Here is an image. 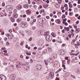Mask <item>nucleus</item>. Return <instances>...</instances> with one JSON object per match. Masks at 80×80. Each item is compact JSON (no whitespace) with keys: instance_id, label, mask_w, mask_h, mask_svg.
<instances>
[{"instance_id":"f257e3e1","label":"nucleus","mask_w":80,"mask_h":80,"mask_svg":"<svg viewBox=\"0 0 80 80\" xmlns=\"http://www.w3.org/2000/svg\"><path fill=\"white\" fill-rule=\"evenodd\" d=\"M6 9L7 11H12L13 10V7L11 5H8L6 6Z\"/></svg>"},{"instance_id":"f03ea898","label":"nucleus","mask_w":80,"mask_h":80,"mask_svg":"<svg viewBox=\"0 0 80 80\" xmlns=\"http://www.w3.org/2000/svg\"><path fill=\"white\" fill-rule=\"evenodd\" d=\"M65 51L64 50L62 49L58 51V54L59 55H65Z\"/></svg>"},{"instance_id":"7ed1b4c3","label":"nucleus","mask_w":80,"mask_h":80,"mask_svg":"<svg viewBox=\"0 0 80 80\" xmlns=\"http://www.w3.org/2000/svg\"><path fill=\"white\" fill-rule=\"evenodd\" d=\"M21 25L22 28H26L27 27V23L25 22H22Z\"/></svg>"},{"instance_id":"20e7f679","label":"nucleus","mask_w":80,"mask_h":80,"mask_svg":"<svg viewBox=\"0 0 80 80\" xmlns=\"http://www.w3.org/2000/svg\"><path fill=\"white\" fill-rule=\"evenodd\" d=\"M48 77L50 78H51V79H53L55 77L54 76V74L53 73H52V72H50L48 74Z\"/></svg>"},{"instance_id":"39448f33","label":"nucleus","mask_w":80,"mask_h":80,"mask_svg":"<svg viewBox=\"0 0 80 80\" xmlns=\"http://www.w3.org/2000/svg\"><path fill=\"white\" fill-rule=\"evenodd\" d=\"M36 68L38 71H40V70L42 69V66L40 64H38L36 65Z\"/></svg>"},{"instance_id":"423d86ee","label":"nucleus","mask_w":80,"mask_h":80,"mask_svg":"<svg viewBox=\"0 0 80 80\" xmlns=\"http://www.w3.org/2000/svg\"><path fill=\"white\" fill-rule=\"evenodd\" d=\"M0 80H7V78L5 76L1 75H0Z\"/></svg>"},{"instance_id":"0eeeda50","label":"nucleus","mask_w":80,"mask_h":80,"mask_svg":"<svg viewBox=\"0 0 80 80\" xmlns=\"http://www.w3.org/2000/svg\"><path fill=\"white\" fill-rule=\"evenodd\" d=\"M17 9L20 10L21 8H22V5H19L16 7Z\"/></svg>"},{"instance_id":"6e6552de","label":"nucleus","mask_w":80,"mask_h":80,"mask_svg":"<svg viewBox=\"0 0 80 80\" xmlns=\"http://www.w3.org/2000/svg\"><path fill=\"white\" fill-rule=\"evenodd\" d=\"M15 77H16V75H15V74H12L11 76V78L12 79H14L15 78Z\"/></svg>"},{"instance_id":"1a4fd4ad","label":"nucleus","mask_w":80,"mask_h":80,"mask_svg":"<svg viewBox=\"0 0 80 80\" xmlns=\"http://www.w3.org/2000/svg\"><path fill=\"white\" fill-rule=\"evenodd\" d=\"M45 37L46 38V40L48 41V40H47V39H48V38H50V37L51 38L52 36H50V35H46Z\"/></svg>"},{"instance_id":"9d476101","label":"nucleus","mask_w":80,"mask_h":80,"mask_svg":"<svg viewBox=\"0 0 80 80\" xmlns=\"http://www.w3.org/2000/svg\"><path fill=\"white\" fill-rule=\"evenodd\" d=\"M23 65L24 66V68H25L26 69H27V68H29L28 65L25 64H23Z\"/></svg>"},{"instance_id":"9b49d317","label":"nucleus","mask_w":80,"mask_h":80,"mask_svg":"<svg viewBox=\"0 0 80 80\" xmlns=\"http://www.w3.org/2000/svg\"><path fill=\"white\" fill-rule=\"evenodd\" d=\"M55 22L58 24H60V23H61V22H60V19H58L56 20Z\"/></svg>"},{"instance_id":"f8f14e48","label":"nucleus","mask_w":80,"mask_h":80,"mask_svg":"<svg viewBox=\"0 0 80 80\" xmlns=\"http://www.w3.org/2000/svg\"><path fill=\"white\" fill-rule=\"evenodd\" d=\"M13 16L14 18H17L18 17V14L15 13L13 14Z\"/></svg>"},{"instance_id":"ddd939ff","label":"nucleus","mask_w":80,"mask_h":80,"mask_svg":"<svg viewBox=\"0 0 80 80\" xmlns=\"http://www.w3.org/2000/svg\"><path fill=\"white\" fill-rule=\"evenodd\" d=\"M17 65H19V66H22V65H23V64L22 62H18Z\"/></svg>"},{"instance_id":"4468645a","label":"nucleus","mask_w":80,"mask_h":80,"mask_svg":"<svg viewBox=\"0 0 80 80\" xmlns=\"http://www.w3.org/2000/svg\"><path fill=\"white\" fill-rule=\"evenodd\" d=\"M64 29L65 31H67V30L68 31H69V30H70V29L68 27L67 28V27H65Z\"/></svg>"},{"instance_id":"2eb2a0df","label":"nucleus","mask_w":80,"mask_h":80,"mask_svg":"<svg viewBox=\"0 0 80 80\" xmlns=\"http://www.w3.org/2000/svg\"><path fill=\"white\" fill-rule=\"evenodd\" d=\"M44 62L45 63V65H48V61H47L46 60H44Z\"/></svg>"},{"instance_id":"dca6fc26","label":"nucleus","mask_w":80,"mask_h":80,"mask_svg":"<svg viewBox=\"0 0 80 80\" xmlns=\"http://www.w3.org/2000/svg\"><path fill=\"white\" fill-rule=\"evenodd\" d=\"M24 8H28V4H26L25 5H23Z\"/></svg>"},{"instance_id":"f3484780","label":"nucleus","mask_w":80,"mask_h":80,"mask_svg":"<svg viewBox=\"0 0 80 80\" xmlns=\"http://www.w3.org/2000/svg\"><path fill=\"white\" fill-rule=\"evenodd\" d=\"M27 13L28 14V15H30V13H31V11L30 10V9H28V11H27Z\"/></svg>"},{"instance_id":"a211bd4d","label":"nucleus","mask_w":80,"mask_h":80,"mask_svg":"<svg viewBox=\"0 0 80 80\" xmlns=\"http://www.w3.org/2000/svg\"><path fill=\"white\" fill-rule=\"evenodd\" d=\"M51 35L53 37H55V36H56L55 33H54L53 32L52 33Z\"/></svg>"},{"instance_id":"6ab92c4d","label":"nucleus","mask_w":80,"mask_h":80,"mask_svg":"<svg viewBox=\"0 0 80 80\" xmlns=\"http://www.w3.org/2000/svg\"><path fill=\"white\" fill-rule=\"evenodd\" d=\"M40 34V35H43V31H42V30H41L40 31H39L38 32Z\"/></svg>"},{"instance_id":"aec40b11","label":"nucleus","mask_w":80,"mask_h":80,"mask_svg":"<svg viewBox=\"0 0 80 80\" xmlns=\"http://www.w3.org/2000/svg\"><path fill=\"white\" fill-rule=\"evenodd\" d=\"M55 5L56 7V8H58V7L60 6V5L58 4H55Z\"/></svg>"},{"instance_id":"412c9836","label":"nucleus","mask_w":80,"mask_h":80,"mask_svg":"<svg viewBox=\"0 0 80 80\" xmlns=\"http://www.w3.org/2000/svg\"><path fill=\"white\" fill-rule=\"evenodd\" d=\"M43 7L44 8H47V7H48V4H46L45 5H43Z\"/></svg>"},{"instance_id":"4be33fe9","label":"nucleus","mask_w":80,"mask_h":80,"mask_svg":"<svg viewBox=\"0 0 80 80\" xmlns=\"http://www.w3.org/2000/svg\"><path fill=\"white\" fill-rule=\"evenodd\" d=\"M74 45V46H75V48H78V45L77 44H75Z\"/></svg>"},{"instance_id":"5701e85b","label":"nucleus","mask_w":80,"mask_h":80,"mask_svg":"<svg viewBox=\"0 0 80 80\" xmlns=\"http://www.w3.org/2000/svg\"><path fill=\"white\" fill-rule=\"evenodd\" d=\"M13 12H15V13H17V9H15L13 10Z\"/></svg>"},{"instance_id":"b1692460","label":"nucleus","mask_w":80,"mask_h":80,"mask_svg":"<svg viewBox=\"0 0 80 80\" xmlns=\"http://www.w3.org/2000/svg\"><path fill=\"white\" fill-rule=\"evenodd\" d=\"M10 68H11L12 69V70H13V69L14 68V67L13 66V65H11Z\"/></svg>"},{"instance_id":"393cba45","label":"nucleus","mask_w":80,"mask_h":80,"mask_svg":"<svg viewBox=\"0 0 80 80\" xmlns=\"http://www.w3.org/2000/svg\"><path fill=\"white\" fill-rule=\"evenodd\" d=\"M70 59H68V65L70 64Z\"/></svg>"},{"instance_id":"a878e982","label":"nucleus","mask_w":80,"mask_h":80,"mask_svg":"<svg viewBox=\"0 0 80 80\" xmlns=\"http://www.w3.org/2000/svg\"><path fill=\"white\" fill-rule=\"evenodd\" d=\"M80 30V29L79 28L77 29L76 30H75V32H76V33H77V32H79V30Z\"/></svg>"},{"instance_id":"bb28decb","label":"nucleus","mask_w":80,"mask_h":80,"mask_svg":"<svg viewBox=\"0 0 80 80\" xmlns=\"http://www.w3.org/2000/svg\"><path fill=\"white\" fill-rule=\"evenodd\" d=\"M50 61H49V62H51V63H52V62H53V60L52 59L50 58Z\"/></svg>"},{"instance_id":"cd10ccee","label":"nucleus","mask_w":80,"mask_h":80,"mask_svg":"<svg viewBox=\"0 0 80 80\" xmlns=\"http://www.w3.org/2000/svg\"><path fill=\"white\" fill-rule=\"evenodd\" d=\"M17 22H21V19H19L17 20Z\"/></svg>"},{"instance_id":"c85d7f7f","label":"nucleus","mask_w":80,"mask_h":80,"mask_svg":"<svg viewBox=\"0 0 80 80\" xmlns=\"http://www.w3.org/2000/svg\"><path fill=\"white\" fill-rule=\"evenodd\" d=\"M49 52H51L52 51V48H49L48 50Z\"/></svg>"},{"instance_id":"c756f323","label":"nucleus","mask_w":80,"mask_h":80,"mask_svg":"<svg viewBox=\"0 0 80 80\" xmlns=\"http://www.w3.org/2000/svg\"><path fill=\"white\" fill-rule=\"evenodd\" d=\"M11 21L12 22H15V19H14L13 18L11 19Z\"/></svg>"},{"instance_id":"7c9ffc66","label":"nucleus","mask_w":80,"mask_h":80,"mask_svg":"<svg viewBox=\"0 0 80 80\" xmlns=\"http://www.w3.org/2000/svg\"><path fill=\"white\" fill-rule=\"evenodd\" d=\"M9 32L10 33H11L13 32V30L12 29H10L9 30Z\"/></svg>"},{"instance_id":"2f4dec72","label":"nucleus","mask_w":80,"mask_h":80,"mask_svg":"<svg viewBox=\"0 0 80 80\" xmlns=\"http://www.w3.org/2000/svg\"><path fill=\"white\" fill-rule=\"evenodd\" d=\"M66 17V16H65L64 15H62V19L64 18H65Z\"/></svg>"},{"instance_id":"473e14b6","label":"nucleus","mask_w":80,"mask_h":80,"mask_svg":"<svg viewBox=\"0 0 80 80\" xmlns=\"http://www.w3.org/2000/svg\"><path fill=\"white\" fill-rule=\"evenodd\" d=\"M50 33V32H49V31H47V32H46V35H49V34Z\"/></svg>"},{"instance_id":"72a5a7b5","label":"nucleus","mask_w":80,"mask_h":80,"mask_svg":"<svg viewBox=\"0 0 80 80\" xmlns=\"http://www.w3.org/2000/svg\"><path fill=\"white\" fill-rule=\"evenodd\" d=\"M72 7H73V5L72 4H70L69 5V8H72Z\"/></svg>"},{"instance_id":"f704fd0d","label":"nucleus","mask_w":80,"mask_h":80,"mask_svg":"<svg viewBox=\"0 0 80 80\" xmlns=\"http://www.w3.org/2000/svg\"><path fill=\"white\" fill-rule=\"evenodd\" d=\"M2 5L3 7H5V4L4 2H3L2 4Z\"/></svg>"},{"instance_id":"c9c22d12","label":"nucleus","mask_w":80,"mask_h":80,"mask_svg":"<svg viewBox=\"0 0 80 80\" xmlns=\"http://www.w3.org/2000/svg\"><path fill=\"white\" fill-rule=\"evenodd\" d=\"M77 73H78L79 74H80V72H79V69H77Z\"/></svg>"},{"instance_id":"e433bc0d","label":"nucleus","mask_w":80,"mask_h":80,"mask_svg":"<svg viewBox=\"0 0 80 80\" xmlns=\"http://www.w3.org/2000/svg\"><path fill=\"white\" fill-rule=\"evenodd\" d=\"M48 40H49L50 41H51L52 40V37L51 36V38L50 37V38L48 39Z\"/></svg>"},{"instance_id":"4c0bfd02","label":"nucleus","mask_w":80,"mask_h":80,"mask_svg":"<svg viewBox=\"0 0 80 80\" xmlns=\"http://www.w3.org/2000/svg\"><path fill=\"white\" fill-rule=\"evenodd\" d=\"M26 54L28 55H31V53H26Z\"/></svg>"},{"instance_id":"58836bf2","label":"nucleus","mask_w":80,"mask_h":80,"mask_svg":"<svg viewBox=\"0 0 80 80\" xmlns=\"http://www.w3.org/2000/svg\"><path fill=\"white\" fill-rule=\"evenodd\" d=\"M42 12H43V15H44L45 14V10L44 9H42Z\"/></svg>"},{"instance_id":"ea45409f","label":"nucleus","mask_w":80,"mask_h":80,"mask_svg":"<svg viewBox=\"0 0 80 80\" xmlns=\"http://www.w3.org/2000/svg\"><path fill=\"white\" fill-rule=\"evenodd\" d=\"M42 50V48L41 47L39 48H38V50Z\"/></svg>"},{"instance_id":"a19ab883","label":"nucleus","mask_w":80,"mask_h":80,"mask_svg":"<svg viewBox=\"0 0 80 80\" xmlns=\"http://www.w3.org/2000/svg\"><path fill=\"white\" fill-rule=\"evenodd\" d=\"M32 37L30 38L29 39V41H32Z\"/></svg>"},{"instance_id":"79ce46f5","label":"nucleus","mask_w":80,"mask_h":80,"mask_svg":"<svg viewBox=\"0 0 80 80\" xmlns=\"http://www.w3.org/2000/svg\"><path fill=\"white\" fill-rule=\"evenodd\" d=\"M33 60L31 59L30 60V62H31V63H33Z\"/></svg>"},{"instance_id":"37998d69","label":"nucleus","mask_w":80,"mask_h":80,"mask_svg":"<svg viewBox=\"0 0 80 80\" xmlns=\"http://www.w3.org/2000/svg\"><path fill=\"white\" fill-rule=\"evenodd\" d=\"M36 3H35V2H32V5H35V4Z\"/></svg>"},{"instance_id":"c03bdc74","label":"nucleus","mask_w":80,"mask_h":80,"mask_svg":"<svg viewBox=\"0 0 80 80\" xmlns=\"http://www.w3.org/2000/svg\"><path fill=\"white\" fill-rule=\"evenodd\" d=\"M6 45H9V42H7L6 43Z\"/></svg>"},{"instance_id":"a18cd8bd","label":"nucleus","mask_w":80,"mask_h":80,"mask_svg":"<svg viewBox=\"0 0 80 80\" xmlns=\"http://www.w3.org/2000/svg\"><path fill=\"white\" fill-rule=\"evenodd\" d=\"M68 7V5L67 4H66L64 5V7Z\"/></svg>"},{"instance_id":"49530a36","label":"nucleus","mask_w":80,"mask_h":80,"mask_svg":"<svg viewBox=\"0 0 80 80\" xmlns=\"http://www.w3.org/2000/svg\"><path fill=\"white\" fill-rule=\"evenodd\" d=\"M17 80H22V78H18Z\"/></svg>"},{"instance_id":"de8ad7c7","label":"nucleus","mask_w":80,"mask_h":80,"mask_svg":"<svg viewBox=\"0 0 80 80\" xmlns=\"http://www.w3.org/2000/svg\"><path fill=\"white\" fill-rule=\"evenodd\" d=\"M32 29L33 30H35V27L34 26H33L32 27Z\"/></svg>"},{"instance_id":"09e8293b","label":"nucleus","mask_w":80,"mask_h":80,"mask_svg":"<svg viewBox=\"0 0 80 80\" xmlns=\"http://www.w3.org/2000/svg\"><path fill=\"white\" fill-rule=\"evenodd\" d=\"M61 70H62V69L61 68H59L58 70V72H60V71H61Z\"/></svg>"},{"instance_id":"8fccbe9b","label":"nucleus","mask_w":80,"mask_h":80,"mask_svg":"<svg viewBox=\"0 0 80 80\" xmlns=\"http://www.w3.org/2000/svg\"><path fill=\"white\" fill-rule=\"evenodd\" d=\"M75 12H78V8H76V10L75 9Z\"/></svg>"},{"instance_id":"3c124183","label":"nucleus","mask_w":80,"mask_h":80,"mask_svg":"<svg viewBox=\"0 0 80 80\" xmlns=\"http://www.w3.org/2000/svg\"><path fill=\"white\" fill-rule=\"evenodd\" d=\"M71 35L72 36V37L74 36V33L72 32V33L71 34Z\"/></svg>"},{"instance_id":"603ef678","label":"nucleus","mask_w":80,"mask_h":80,"mask_svg":"<svg viewBox=\"0 0 80 80\" xmlns=\"http://www.w3.org/2000/svg\"><path fill=\"white\" fill-rule=\"evenodd\" d=\"M61 2H62V0H60V1L58 2V3H59V4H60L61 3Z\"/></svg>"},{"instance_id":"864d4df0","label":"nucleus","mask_w":80,"mask_h":80,"mask_svg":"<svg viewBox=\"0 0 80 80\" xmlns=\"http://www.w3.org/2000/svg\"><path fill=\"white\" fill-rule=\"evenodd\" d=\"M36 19H33V22H36Z\"/></svg>"},{"instance_id":"5fc2aeb1","label":"nucleus","mask_w":80,"mask_h":80,"mask_svg":"<svg viewBox=\"0 0 80 80\" xmlns=\"http://www.w3.org/2000/svg\"><path fill=\"white\" fill-rule=\"evenodd\" d=\"M27 17V15H26V14H24L23 15V18H25V17Z\"/></svg>"},{"instance_id":"6e6d98bb","label":"nucleus","mask_w":80,"mask_h":80,"mask_svg":"<svg viewBox=\"0 0 80 80\" xmlns=\"http://www.w3.org/2000/svg\"><path fill=\"white\" fill-rule=\"evenodd\" d=\"M55 42H56V40L55 39H53L52 40V42H54V43H55Z\"/></svg>"},{"instance_id":"4d7b16f0","label":"nucleus","mask_w":80,"mask_h":80,"mask_svg":"<svg viewBox=\"0 0 80 80\" xmlns=\"http://www.w3.org/2000/svg\"><path fill=\"white\" fill-rule=\"evenodd\" d=\"M28 58H29V57H28V56H26V59H27V60H28Z\"/></svg>"},{"instance_id":"13d9d810","label":"nucleus","mask_w":80,"mask_h":80,"mask_svg":"<svg viewBox=\"0 0 80 80\" xmlns=\"http://www.w3.org/2000/svg\"><path fill=\"white\" fill-rule=\"evenodd\" d=\"M12 38L10 37V36H9L8 37V38H9V39H10V40H11V39H12Z\"/></svg>"},{"instance_id":"bf43d9fd","label":"nucleus","mask_w":80,"mask_h":80,"mask_svg":"<svg viewBox=\"0 0 80 80\" xmlns=\"http://www.w3.org/2000/svg\"><path fill=\"white\" fill-rule=\"evenodd\" d=\"M68 36L69 37V38H71V35L70 34H68Z\"/></svg>"},{"instance_id":"052dcab7","label":"nucleus","mask_w":80,"mask_h":80,"mask_svg":"<svg viewBox=\"0 0 80 80\" xmlns=\"http://www.w3.org/2000/svg\"><path fill=\"white\" fill-rule=\"evenodd\" d=\"M62 67H65V65L64 64H62Z\"/></svg>"},{"instance_id":"680f3d73","label":"nucleus","mask_w":80,"mask_h":80,"mask_svg":"<svg viewBox=\"0 0 80 80\" xmlns=\"http://www.w3.org/2000/svg\"><path fill=\"white\" fill-rule=\"evenodd\" d=\"M46 3H47L48 4L49 3V0H47L46 1Z\"/></svg>"},{"instance_id":"e2e57ef3","label":"nucleus","mask_w":80,"mask_h":80,"mask_svg":"<svg viewBox=\"0 0 80 80\" xmlns=\"http://www.w3.org/2000/svg\"><path fill=\"white\" fill-rule=\"evenodd\" d=\"M4 40L5 41H7V38H4Z\"/></svg>"},{"instance_id":"0e129e2a","label":"nucleus","mask_w":80,"mask_h":80,"mask_svg":"<svg viewBox=\"0 0 80 80\" xmlns=\"http://www.w3.org/2000/svg\"><path fill=\"white\" fill-rule=\"evenodd\" d=\"M56 80H59V78L56 77Z\"/></svg>"},{"instance_id":"69168bd1","label":"nucleus","mask_w":80,"mask_h":80,"mask_svg":"<svg viewBox=\"0 0 80 80\" xmlns=\"http://www.w3.org/2000/svg\"><path fill=\"white\" fill-rule=\"evenodd\" d=\"M66 40H68V37H66Z\"/></svg>"},{"instance_id":"338daca9","label":"nucleus","mask_w":80,"mask_h":80,"mask_svg":"<svg viewBox=\"0 0 80 80\" xmlns=\"http://www.w3.org/2000/svg\"><path fill=\"white\" fill-rule=\"evenodd\" d=\"M57 57V55H54V56H53V57L54 58Z\"/></svg>"},{"instance_id":"774afa93","label":"nucleus","mask_w":80,"mask_h":80,"mask_svg":"<svg viewBox=\"0 0 80 80\" xmlns=\"http://www.w3.org/2000/svg\"><path fill=\"white\" fill-rule=\"evenodd\" d=\"M78 23H79V21H78L76 22V24H78Z\"/></svg>"}]
</instances>
